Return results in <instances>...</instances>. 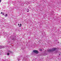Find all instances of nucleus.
Masks as SVG:
<instances>
[{
    "instance_id": "obj_2",
    "label": "nucleus",
    "mask_w": 61,
    "mask_h": 61,
    "mask_svg": "<svg viewBox=\"0 0 61 61\" xmlns=\"http://www.w3.org/2000/svg\"><path fill=\"white\" fill-rule=\"evenodd\" d=\"M1 14H2V15H5V13L4 12H1Z\"/></svg>"
},
{
    "instance_id": "obj_10",
    "label": "nucleus",
    "mask_w": 61,
    "mask_h": 61,
    "mask_svg": "<svg viewBox=\"0 0 61 61\" xmlns=\"http://www.w3.org/2000/svg\"><path fill=\"white\" fill-rule=\"evenodd\" d=\"M40 50L41 51V50Z\"/></svg>"
},
{
    "instance_id": "obj_11",
    "label": "nucleus",
    "mask_w": 61,
    "mask_h": 61,
    "mask_svg": "<svg viewBox=\"0 0 61 61\" xmlns=\"http://www.w3.org/2000/svg\"><path fill=\"white\" fill-rule=\"evenodd\" d=\"M27 10H29V9H27Z\"/></svg>"
},
{
    "instance_id": "obj_4",
    "label": "nucleus",
    "mask_w": 61,
    "mask_h": 61,
    "mask_svg": "<svg viewBox=\"0 0 61 61\" xmlns=\"http://www.w3.org/2000/svg\"><path fill=\"white\" fill-rule=\"evenodd\" d=\"M4 16H5L6 17V16H7V14H6L4 15Z\"/></svg>"
},
{
    "instance_id": "obj_12",
    "label": "nucleus",
    "mask_w": 61,
    "mask_h": 61,
    "mask_svg": "<svg viewBox=\"0 0 61 61\" xmlns=\"http://www.w3.org/2000/svg\"><path fill=\"white\" fill-rule=\"evenodd\" d=\"M0 49H1V48H0Z\"/></svg>"
},
{
    "instance_id": "obj_8",
    "label": "nucleus",
    "mask_w": 61,
    "mask_h": 61,
    "mask_svg": "<svg viewBox=\"0 0 61 61\" xmlns=\"http://www.w3.org/2000/svg\"><path fill=\"white\" fill-rule=\"evenodd\" d=\"M1 0H0V2H1Z\"/></svg>"
},
{
    "instance_id": "obj_9",
    "label": "nucleus",
    "mask_w": 61,
    "mask_h": 61,
    "mask_svg": "<svg viewBox=\"0 0 61 61\" xmlns=\"http://www.w3.org/2000/svg\"><path fill=\"white\" fill-rule=\"evenodd\" d=\"M29 12V11H27V12Z\"/></svg>"
},
{
    "instance_id": "obj_5",
    "label": "nucleus",
    "mask_w": 61,
    "mask_h": 61,
    "mask_svg": "<svg viewBox=\"0 0 61 61\" xmlns=\"http://www.w3.org/2000/svg\"><path fill=\"white\" fill-rule=\"evenodd\" d=\"M20 25L19 26V27H20V26H21V25H22L21 24H20Z\"/></svg>"
},
{
    "instance_id": "obj_6",
    "label": "nucleus",
    "mask_w": 61,
    "mask_h": 61,
    "mask_svg": "<svg viewBox=\"0 0 61 61\" xmlns=\"http://www.w3.org/2000/svg\"><path fill=\"white\" fill-rule=\"evenodd\" d=\"M7 55H9V53H7Z\"/></svg>"
},
{
    "instance_id": "obj_1",
    "label": "nucleus",
    "mask_w": 61,
    "mask_h": 61,
    "mask_svg": "<svg viewBox=\"0 0 61 61\" xmlns=\"http://www.w3.org/2000/svg\"><path fill=\"white\" fill-rule=\"evenodd\" d=\"M33 51L34 53H36V54H37L38 53V51H36L35 50H34Z\"/></svg>"
},
{
    "instance_id": "obj_7",
    "label": "nucleus",
    "mask_w": 61,
    "mask_h": 61,
    "mask_svg": "<svg viewBox=\"0 0 61 61\" xmlns=\"http://www.w3.org/2000/svg\"><path fill=\"white\" fill-rule=\"evenodd\" d=\"M18 25L19 26H20V24H18Z\"/></svg>"
},
{
    "instance_id": "obj_3",
    "label": "nucleus",
    "mask_w": 61,
    "mask_h": 61,
    "mask_svg": "<svg viewBox=\"0 0 61 61\" xmlns=\"http://www.w3.org/2000/svg\"><path fill=\"white\" fill-rule=\"evenodd\" d=\"M56 48H53L52 49V51H54V50H56Z\"/></svg>"
}]
</instances>
